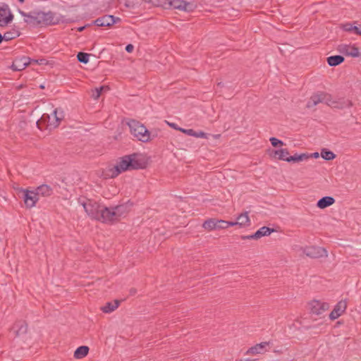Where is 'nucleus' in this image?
Segmentation results:
<instances>
[{
	"instance_id": "f257e3e1",
	"label": "nucleus",
	"mask_w": 361,
	"mask_h": 361,
	"mask_svg": "<svg viewBox=\"0 0 361 361\" xmlns=\"http://www.w3.org/2000/svg\"><path fill=\"white\" fill-rule=\"evenodd\" d=\"M18 13L25 18L24 21L32 26L52 25L60 23H69L73 20L65 18L63 16L57 15L56 13L49 11H32L26 13L18 9Z\"/></svg>"
},
{
	"instance_id": "f03ea898",
	"label": "nucleus",
	"mask_w": 361,
	"mask_h": 361,
	"mask_svg": "<svg viewBox=\"0 0 361 361\" xmlns=\"http://www.w3.org/2000/svg\"><path fill=\"white\" fill-rule=\"evenodd\" d=\"M146 163L140 155L133 153L126 155L121 158V160L112 170L111 177H116L121 173L126 171L137 170L144 169Z\"/></svg>"
},
{
	"instance_id": "7ed1b4c3",
	"label": "nucleus",
	"mask_w": 361,
	"mask_h": 361,
	"mask_svg": "<svg viewBox=\"0 0 361 361\" xmlns=\"http://www.w3.org/2000/svg\"><path fill=\"white\" fill-rule=\"evenodd\" d=\"M79 203L83 207L85 212L90 218L106 223L105 210L107 209L106 207L92 200H82L80 199Z\"/></svg>"
},
{
	"instance_id": "20e7f679",
	"label": "nucleus",
	"mask_w": 361,
	"mask_h": 361,
	"mask_svg": "<svg viewBox=\"0 0 361 361\" xmlns=\"http://www.w3.org/2000/svg\"><path fill=\"white\" fill-rule=\"evenodd\" d=\"M130 132L137 140L142 142H147L151 140L154 135L151 136V133L140 122L136 120H130L128 123Z\"/></svg>"
},
{
	"instance_id": "39448f33",
	"label": "nucleus",
	"mask_w": 361,
	"mask_h": 361,
	"mask_svg": "<svg viewBox=\"0 0 361 361\" xmlns=\"http://www.w3.org/2000/svg\"><path fill=\"white\" fill-rule=\"evenodd\" d=\"M105 210L106 223H113L118 221L128 212V207L126 204H120L113 207H107V209Z\"/></svg>"
},
{
	"instance_id": "423d86ee",
	"label": "nucleus",
	"mask_w": 361,
	"mask_h": 361,
	"mask_svg": "<svg viewBox=\"0 0 361 361\" xmlns=\"http://www.w3.org/2000/svg\"><path fill=\"white\" fill-rule=\"evenodd\" d=\"M196 6L192 2H187L184 0H164V9H178L185 12H192Z\"/></svg>"
},
{
	"instance_id": "0eeeda50",
	"label": "nucleus",
	"mask_w": 361,
	"mask_h": 361,
	"mask_svg": "<svg viewBox=\"0 0 361 361\" xmlns=\"http://www.w3.org/2000/svg\"><path fill=\"white\" fill-rule=\"evenodd\" d=\"M319 103H325L328 106H331L334 102H332V98L329 94L320 92L311 96L307 103L306 107L310 109Z\"/></svg>"
},
{
	"instance_id": "6e6552de",
	"label": "nucleus",
	"mask_w": 361,
	"mask_h": 361,
	"mask_svg": "<svg viewBox=\"0 0 361 361\" xmlns=\"http://www.w3.org/2000/svg\"><path fill=\"white\" fill-rule=\"evenodd\" d=\"M13 20V15L10 11L8 6L2 3L0 5V27H5Z\"/></svg>"
},
{
	"instance_id": "1a4fd4ad",
	"label": "nucleus",
	"mask_w": 361,
	"mask_h": 361,
	"mask_svg": "<svg viewBox=\"0 0 361 361\" xmlns=\"http://www.w3.org/2000/svg\"><path fill=\"white\" fill-rule=\"evenodd\" d=\"M303 253L310 258H320L327 256V251L321 247L308 246L303 248Z\"/></svg>"
},
{
	"instance_id": "9d476101",
	"label": "nucleus",
	"mask_w": 361,
	"mask_h": 361,
	"mask_svg": "<svg viewBox=\"0 0 361 361\" xmlns=\"http://www.w3.org/2000/svg\"><path fill=\"white\" fill-rule=\"evenodd\" d=\"M121 18L113 15H104L97 18L94 24L99 27H110L115 23L121 22Z\"/></svg>"
},
{
	"instance_id": "9b49d317",
	"label": "nucleus",
	"mask_w": 361,
	"mask_h": 361,
	"mask_svg": "<svg viewBox=\"0 0 361 361\" xmlns=\"http://www.w3.org/2000/svg\"><path fill=\"white\" fill-rule=\"evenodd\" d=\"M37 63V60H31L30 58L27 56L16 57L11 65L13 71H20L24 70L31 62Z\"/></svg>"
},
{
	"instance_id": "f8f14e48",
	"label": "nucleus",
	"mask_w": 361,
	"mask_h": 361,
	"mask_svg": "<svg viewBox=\"0 0 361 361\" xmlns=\"http://www.w3.org/2000/svg\"><path fill=\"white\" fill-rule=\"evenodd\" d=\"M309 307L312 314L320 315L329 310V305L327 302L314 300L309 303Z\"/></svg>"
},
{
	"instance_id": "ddd939ff",
	"label": "nucleus",
	"mask_w": 361,
	"mask_h": 361,
	"mask_svg": "<svg viewBox=\"0 0 361 361\" xmlns=\"http://www.w3.org/2000/svg\"><path fill=\"white\" fill-rule=\"evenodd\" d=\"M23 198L27 208H32L35 206L39 200V197L35 190H23Z\"/></svg>"
},
{
	"instance_id": "4468645a",
	"label": "nucleus",
	"mask_w": 361,
	"mask_h": 361,
	"mask_svg": "<svg viewBox=\"0 0 361 361\" xmlns=\"http://www.w3.org/2000/svg\"><path fill=\"white\" fill-rule=\"evenodd\" d=\"M337 50L343 54L352 57H357L360 56L359 49L355 45L341 44L338 46Z\"/></svg>"
},
{
	"instance_id": "2eb2a0df",
	"label": "nucleus",
	"mask_w": 361,
	"mask_h": 361,
	"mask_svg": "<svg viewBox=\"0 0 361 361\" xmlns=\"http://www.w3.org/2000/svg\"><path fill=\"white\" fill-rule=\"evenodd\" d=\"M347 308V302L345 300L339 301L334 307V310L329 314L331 320H335L338 318L345 311Z\"/></svg>"
},
{
	"instance_id": "dca6fc26",
	"label": "nucleus",
	"mask_w": 361,
	"mask_h": 361,
	"mask_svg": "<svg viewBox=\"0 0 361 361\" xmlns=\"http://www.w3.org/2000/svg\"><path fill=\"white\" fill-rule=\"evenodd\" d=\"M11 331L16 336L24 335L27 332V324L24 320L16 321L13 325Z\"/></svg>"
},
{
	"instance_id": "f3484780",
	"label": "nucleus",
	"mask_w": 361,
	"mask_h": 361,
	"mask_svg": "<svg viewBox=\"0 0 361 361\" xmlns=\"http://www.w3.org/2000/svg\"><path fill=\"white\" fill-rule=\"evenodd\" d=\"M51 124H54V121H51V116L48 114H42V117L37 121V126L40 130L44 128H54Z\"/></svg>"
},
{
	"instance_id": "a211bd4d",
	"label": "nucleus",
	"mask_w": 361,
	"mask_h": 361,
	"mask_svg": "<svg viewBox=\"0 0 361 361\" xmlns=\"http://www.w3.org/2000/svg\"><path fill=\"white\" fill-rule=\"evenodd\" d=\"M164 0H141V5L145 9H150L156 6L164 8Z\"/></svg>"
},
{
	"instance_id": "6ab92c4d",
	"label": "nucleus",
	"mask_w": 361,
	"mask_h": 361,
	"mask_svg": "<svg viewBox=\"0 0 361 361\" xmlns=\"http://www.w3.org/2000/svg\"><path fill=\"white\" fill-rule=\"evenodd\" d=\"M38 197H49L52 195L53 190L52 188L48 185H41L39 187H37L35 190Z\"/></svg>"
},
{
	"instance_id": "aec40b11",
	"label": "nucleus",
	"mask_w": 361,
	"mask_h": 361,
	"mask_svg": "<svg viewBox=\"0 0 361 361\" xmlns=\"http://www.w3.org/2000/svg\"><path fill=\"white\" fill-rule=\"evenodd\" d=\"M269 344V342H262L249 348V350L247 351V353H250L253 355L263 353L265 351V347L267 346Z\"/></svg>"
},
{
	"instance_id": "412c9836",
	"label": "nucleus",
	"mask_w": 361,
	"mask_h": 361,
	"mask_svg": "<svg viewBox=\"0 0 361 361\" xmlns=\"http://www.w3.org/2000/svg\"><path fill=\"white\" fill-rule=\"evenodd\" d=\"M334 202L335 200L334 197L326 196L318 200L317 206L320 209H324L332 205Z\"/></svg>"
},
{
	"instance_id": "4be33fe9",
	"label": "nucleus",
	"mask_w": 361,
	"mask_h": 361,
	"mask_svg": "<svg viewBox=\"0 0 361 361\" xmlns=\"http://www.w3.org/2000/svg\"><path fill=\"white\" fill-rule=\"evenodd\" d=\"M120 305V301L115 300L113 302H108L106 305L101 307V310L104 313H111L116 310Z\"/></svg>"
},
{
	"instance_id": "5701e85b",
	"label": "nucleus",
	"mask_w": 361,
	"mask_h": 361,
	"mask_svg": "<svg viewBox=\"0 0 361 361\" xmlns=\"http://www.w3.org/2000/svg\"><path fill=\"white\" fill-rule=\"evenodd\" d=\"M274 231V229L270 228L267 226H263L257 230L254 234L253 236L255 238V240H258L264 236L269 235L272 232Z\"/></svg>"
},
{
	"instance_id": "b1692460",
	"label": "nucleus",
	"mask_w": 361,
	"mask_h": 361,
	"mask_svg": "<svg viewBox=\"0 0 361 361\" xmlns=\"http://www.w3.org/2000/svg\"><path fill=\"white\" fill-rule=\"evenodd\" d=\"M355 24H357V21L353 23H348L343 24L341 27L344 31L353 32L356 35H361V30L357 25H355Z\"/></svg>"
},
{
	"instance_id": "393cba45",
	"label": "nucleus",
	"mask_w": 361,
	"mask_h": 361,
	"mask_svg": "<svg viewBox=\"0 0 361 361\" xmlns=\"http://www.w3.org/2000/svg\"><path fill=\"white\" fill-rule=\"evenodd\" d=\"M20 35V31L16 28H12L11 30L4 32V35H2L3 37V41H10L13 39H16V37H19Z\"/></svg>"
},
{
	"instance_id": "a878e982",
	"label": "nucleus",
	"mask_w": 361,
	"mask_h": 361,
	"mask_svg": "<svg viewBox=\"0 0 361 361\" xmlns=\"http://www.w3.org/2000/svg\"><path fill=\"white\" fill-rule=\"evenodd\" d=\"M345 59L341 55H335L329 56L326 59L327 63L330 66H336L344 61Z\"/></svg>"
},
{
	"instance_id": "bb28decb",
	"label": "nucleus",
	"mask_w": 361,
	"mask_h": 361,
	"mask_svg": "<svg viewBox=\"0 0 361 361\" xmlns=\"http://www.w3.org/2000/svg\"><path fill=\"white\" fill-rule=\"evenodd\" d=\"M53 115L55 121H54V124H51V126L55 128L59 125L60 121L63 119L64 114L63 110L56 108L54 110Z\"/></svg>"
},
{
	"instance_id": "cd10ccee",
	"label": "nucleus",
	"mask_w": 361,
	"mask_h": 361,
	"mask_svg": "<svg viewBox=\"0 0 361 361\" xmlns=\"http://www.w3.org/2000/svg\"><path fill=\"white\" fill-rule=\"evenodd\" d=\"M233 223H236V225H239L240 226H246L250 225V218L248 216V212L242 213L237 217V221H233Z\"/></svg>"
},
{
	"instance_id": "c85d7f7f",
	"label": "nucleus",
	"mask_w": 361,
	"mask_h": 361,
	"mask_svg": "<svg viewBox=\"0 0 361 361\" xmlns=\"http://www.w3.org/2000/svg\"><path fill=\"white\" fill-rule=\"evenodd\" d=\"M289 154V152L287 149H281L278 150H273L271 156L274 158H277L279 160H283L286 161L287 157Z\"/></svg>"
},
{
	"instance_id": "c756f323",
	"label": "nucleus",
	"mask_w": 361,
	"mask_h": 361,
	"mask_svg": "<svg viewBox=\"0 0 361 361\" xmlns=\"http://www.w3.org/2000/svg\"><path fill=\"white\" fill-rule=\"evenodd\" d=\"M310 158L309 155L307 154H295L293 156H290L286 159V161L288 162H299L305 160H307Z\"/></svg>"
},
{
	"instance_id": "7c9ffc66",
	"label": "nucleus",
	"mask_w": 361,
	"mask_h": 361,
	"mask_svg": "<svg viewBox=\"0 0 361 361\" xmlns=\"http://www.w3.org/2000/svg\"><path fill=\"white\" fill-rule=\"evenodd\" d=\"M126 8L130 10H135L141 6L140 0H122Z\"/></svg>"
},
{
	"instance_id": "2f4dec72",
	"label": "nucleus",
	"mask_w": 361,
	"mask_h": 361,
	"mask_svg": "<svg viewBox=\"0 0 361 361\" xmlns=\"http://www.w3.org/2000/svg\"><path fill=\"white\" fill-rule=\"evenodd\" d=\"M88 352L89 348L87 346H80L75 350L74 353V357L77 359L82 358L88 354Z\"/></svg>"
},
{
	"instance_id": "473e14b6",
	"label": "nucleus",
	"mask_w": 361,
	"mask_h": 361,
	"mask_svg": "<svg viewBox=\"0 0 361 361\" xmlns=\"http://www.w3.org/2000/svg\"><path fill=\"white\" fill-rule=\"evenodd\" d=\"M216 219L211 218L206 221L202 224V227L207 231H213L216 229Z\"/></svg>"
},
{
	"instance_id": "72a5a7b5",
	"label": "nucleus",
	"mask_w": 361,
	"mask_h": 361,
	"mask_svg": "<svg viewBox=\"0 0 361 361\" xmlns=\"http://www.w3.org/2000/svg\"><path fill=\"white\" fill-rule=\"evenodd\" d=\"M216 229L226 228L229 226H233L236 225V223L233 221H227L221 219H216Z\"/></svg>"
},
{
	"instance_id": "f704fd0d",
	"label": "nucleus",
	"mask_w": 361,
	"mask_h": 361,
	"mask_svg": "<svg viewBox=\"0 0 361 361\" xmlns=\"http://www.w3.org/2000/svg\"><path fill=\"white\" fill-rule=\"evenodd\" d=\"M321 156L324 159L327 161L333 160L336 157V154L327 149H322Z\"/></svg>"
},
{
	"instance_id": "c9c22d12",
	"label": "nucleus",
	"mask_w": 361,
	"mask_h": 361,
	"mask_svg": "<svg viewBox=\"0 0 361 361\" xmlns=\"http://www.w3.org/2000/svg\"><path fill=\"white\" fill-rule=\"evenodd\" d=\"M89 58H90V54L85 53V52L80 51L77 54L78 61L79 62L85 63V64L88 63Z\"/></svg>"
},
{
	"instance_id": "e433bc0d",
	"label": "nucleus",
	"mask_w": 361,
	"mask_h": 361,
	"mask_svg": "<svg viewBox=\"0 0 361 361\" xmlns=\"http://www.w3.org/2000/svg\"><path fill=\"white\" fill-rule=\"evenodd\" d=\"M105 88L104 86H102L100 87H97L95 88L94 90H92V97L94 99H98L99 97H100L101 94H102V90Z\"/></svg>"
},
{
	"instance_id": "4c0bfd02",
	"label": "nucleus",
	"mask_w": 361,
	"mask_h": 361,
	"mask_svg": "<svg viewBox=\"0 0 361 361\" xmlns=\"http://www.w3.org/2000/svg\"><path fill=\"white\" fill-rule=\"evenodd\" d=\"M269 140H270L271 144L272 145V146L274 147H276L279 145H283V142L281 140H279V139H277L276 137H271L269 139Z\"/></svg>"
},
{
	"instance_id": "58836bf2",
	"label": "nucleus",
	"mask_w": 361,
	"mask_h": 361,
	"mask_svg": "<svg viewBox=\"0 0 361 361\" xmlns=\"http://www.w3.org/2000/svg\"><path fill=\"white\" fill-rule=\"evenodd\" d=\"M195 137L207 138V133L203 131H199L195 133Z\"/></svg>"
},
{
	"instance_id": "ea45409f",
	"label": "nucleus",
	"mask_w": 361,
	"mask_h": 361,
	"mask_svg": "<svg viewBox=\"0 0 361 361\" xmlns=\"http://www.w3.org/2000/svg\"><path fill=\"white\" fill-rule=\"evenodd\" d=\"M195 133L196 131H195L193 129H187L186 131H184L185 134L193 137L195 136Z\"/></svg>"
},
{
	"instance_id": "a19ab883",
	"label": "nucleus",
	"mask_w": 361,
	"mask_h": 361,
	"mask_svg": "<svg viewBox=\"0 0 361 361\" xmlns=\"http://www.w3.org/2000/svg\"><path fill=\"white\" fill-rule=\"evenodd\" d=\"M241 239L243 240H255V238H254L253 234L249 235H242Z\"/></svg>"
},
{
	"instance_id": "79ce46f5",
	"label": "nucleus",
	"mask_w": 361,
	"mask_h": 361,
	"mask_svg": "<svg viewBox=\"0 0 361 361\" xmlns=\"http://www.w3.org/2000/svg\"><path fill=\"white\" fill-rule=\"evenodd\" d=\"M133 49H134V47H133V44H129L126 45V51L127 52H128V53L132 52V51H133Z\"/></svg>"
},
{
	"instance_id": "37998d69",
	"label": "nucleus",
	"mask_w": 361,
	"mask_h": 361,
	"mask_svg": "<svg viewBox=\"0 0 361 361\" xmlns=\"http://www.w3.org/2000/svg\"><path fill=\"white\" fill-rule=\"evenodd\" d=\"M319 153H318V152H314V153L312 154H311L310 156H309V157H314V158H317V157H319Z\"/></svg>"
},
{
	"instance_id": "c03bdc74",
	"label": "nucleus",
	"mask_w": 361,
	"mask_h": 361,
	"mask_svg": "<svg viewBox=\"0 0 361 361\" xmlns=\"http://www.w3.org/2000/svg\"><path fill=\"white\" fill-rule=\"evenodd\" d=\"M169 125H170V126H171L173 128L178 130V127H177L176 124H175V123H171V124H169Z\"/></svg>"
},
{
	"instance_id": "a18cd8bd",
	"label": "nucleus",
	"mask_w": 361,
	"mask_h": 361,
	"mask_svg": "<svg viewBox=\"0 0 361 361\" xmlns=\"http://www.w3.org/2000/svg\"><path fill=\"white\" fill-rule=\"evenodd\" d=\"M85 28V26L80 27L78 28V31L82 32V31L84 30Z\"/></svg>"
},
{
	"instance_id": "49530a36",
	"label": "nucleus",
	"mask_w": 361,
	"mask_h": 361,
	"mask_svg": "<svg viewBox=\"0 0 361 361\" xmlns=\"http://www.w3.org/2000/svg\"><path fill=\"white\" fill-rule=\"evenodd\" d=\"M130 293L131 295H133L136 293V290L134 289V288H131L130 290Z\"/></svg>"
},
{
	"instance_id": "de8ad7c7",
	"label": "nucleus",
	"mask_w": 361,
	"mask_h": 361,
	"mask_svg": "<svg viewBox=\"0 0 361 361\" xmlns=\"http://www.w3.org/2000/svg\"><path fill=\"white\" fill-rule=\"evenodd\" d=\"M178 130L184 133V131H186L187 129H184V128L178 127Z\"/></svg>"
},
{
	"instance_id": "09e8293b",
	"label": "nucleus",
	"mask_w": 361,
	"mask_h": 361,
	"mask_svg": "<svg viewBox=\"0 0 361 361\" xmlns=\"http://www.w3.org/2000/svg\"><path fill=\"white\" fill-rule=\"evenodd\" d=\"M18 1L20 4H23L25 1V0H18Z\"/></svg>"
},
{
	"instance_id": "8fccbe9b",
	"label": "nucleus",
	"mask_w": 361,
	"mask_h": 361,
	"mask_svg": "<svg viewBox=\"0 0 361 361\" xmlns=\"http://www.w3.org/2000/svg\"><path fill=\"white\" fill-rule=\"evenodd\" d=\"M217 85H218V86H221V82H219V83L217 84Z\"/></svg>"
}]
</instances>
